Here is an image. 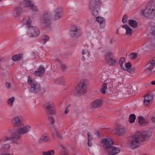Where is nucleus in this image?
Returning a JSON list of instances; mask_svg holds the SVG:
<instances>
[{
	"label": "nucleus",
	"mask_w": 155,
	"mask_h": 155,
	"mask_svg": "<svg viewBox=\"0 0 155 155\" xmlns=\"http://www.w3.org/2000/svg\"><path fill=\"white\" fill-rule=\"evenodd\" d=\"M18 127V128L16 131L12 135V137L14 139L13 143L19 145L20 144V142L17 141L19 139V135L24 134L29 132L30 130L31 127L29 125L25 126L23 124V126H19Z\"/></svg>",
	"instance_id": "f257e3e1"
},
{
	"label": "nucleus",
	"mask_w": 155,
	"mask_h": 155,
	"mask_svg": "<svg viewBox=\"0 0 155 155\" xmlns=\"http://www.w3.org/2000/svg\"><path fill=\"white\" fill-rule=\"evenodd\" d=\"M141 12L146 17L150 18L155 16V0L150 1L145 9L141 10Z\"/></svg>",
	"instance_id": "f03ea898"
},
{
	"label": "nucleus",
	"mask_w": 155,
	"mask_h": 155,
	"mask_svg": "<svg viewBox=\"0 0 155 155\" xmlns=\"http://www.w3.org/2000/svg\"><path fill=\"white\" fill-rule=\"evenodd\" d=\"M142 142L139 135L136 132L129 138L128 144L131 148L134 149L139 147L140 143Z\"/></svg>",
	"instance_id": "7ed1b4c3"
},
{
	"label": "nucleus",
	"mask_w": 155,
	"mask_h": 155,
	"mask_svg": "<svg viewBox=\"0 0 155 155\" xmlns=\"http://www.w3.org/2000/svg\"><path fill=\"white\" fill-rule=\"evenodd\" d=\"M28 83L30 85V91L31 92L36 93L39 91L41 89V86L34 79L30 78L29 76L27 80Z\"/></svg>",
	"instance_id": "20e7f679"
},
{
	"label": "nucleus",
	"mask_w": 155,
	"mask_h": 155,
	"mask_svg": "<svg viewBox=\"0 0 155 155\" xmlns=\"http://www.w3.org/2000/svg\"><path fill=\"white\" fill-rule=\"evenodd\" d=\"M51 15L49 13L45 14L40 19L41 25L45 28L50 27L51 24Z\"/></svg>",
	"instance_id": "39448f33"
},
{
	"label": "nucleus",
	"mask_w": 155,
	"mask_h": 155,
	"mask_svg": "<svg viewBox=\"0 0 155 155\" xmlns=\"http://www.w3.org/2000/svg\"><path fill=\"white\" fill-rule=\"evenodd\" d=\"M54 106L53 103L51 101H46L43 104L44 108L47 111V114L51 115H54L56 114L55 109L53 108Z\"/></svg>",
	"instance_id": "423d86ee"
},
{
	"label": "nucleus",
	"mask_w": 155,
	"mask_h": 155,
	"mask_svg": "<svg viewBox=\"0 0 155 155\" xmlns=\"http://www.w3.org/2000/svg\"><path fill=\"white\" fill-rule=\"evenodd\" d=\"M87 82L84 80L81 81L76 88V91L78 94H83L86 92Z\"/></svg>",
	"instance_id": "0eeeda50"
},
{
	"label": "nucleus",
	"mask_w": 155,
	"mask_h": 155,
	"mask_svg": "<svg viewBox=\"0 0 155 155\" xmlns=\"http://www.w3.org/2000/svg\"><path fill=\"white\" fill-rule=\"evenodd\" d=\"M23 119L21 116L18 115L13 117L11 119V123L14 127H18L23 126Z\"/></svg>",
	"instance_id": "6e6552de"
},
{
	"label": "nucleus",
	"mask_w": 155,
	"mask_h": 155,
	"mask_svg": "<svg viewBox=\"0 0 155 155\" xmlns=\"http://www.w3.org/2000/svg\"><path fill=\"white\" fill-rule=\"evenodd\" d=\"M101 142L104 152L112 146L113 144V140L110 137L103 139L101 140Z\"/></svg>",
	"instance_id": "1a4fd4ad"
},
{
	"label": "nucleus",
	"mask_w": 155,
	"mask_h": 155,
	"mask_svg": "<svg viewBox=\"0 0 155 155\" xmlns=\"http://www.w3.org/2000/svg\"><path fill=\"white\" fill-rule=\"evenodd\" d=\"M137 132L143 142L148 140L152 135V132L149 131H140Z\"/></svg>",
	"instance_id": "9d476101"
},
{
	"label": "nucleus",
	"mask_w": 155,
	"mask_h": 155,
	"mask_svg": "<svg viewBox=\"0 0 155 155\" xmlns=\"http://www.w3.org/2000/svg\"><path fill=\"white\" fill-rule=\"evenodd\" d=\"M114 131L115 134L119 136L123 135L126 132L125 128L122 125L119 124L116 125Z\"/></svg>",
	"instance_id": "9b49d317"
},
{
	"label": "nucleus",
	"mask_w": 155,
	"mask_h": 155,
	"mask_svg": "<svg viewBox=\"0 0 155 155\" xmlns=\"http://www.w3.org/2000/svg\"><path fill=\"white\" fill-rule=\"evenodd\" d=\"M28 35L30 37H35L39 34V29L36 27H30L28 29Z\"/></svg>",
	"instance_id": "f8f14e48"
},
{
	"label": "nucleus",
	"mask_w": 155,
	"mask_h": 155,
	"mask_svg": "<svg viewBox=\"0 0 155 155\" xmlns=\"http://www.w3.org/2000/svg\"><path fill=\"white\" fill-rule=\"evenodd\" d=\"M155 66V57L150 60L145 66V71L149 72H152Z\"/></svg>",
	"instance_id": "ddd939ff"
},
{
	"label": "nucleus",
	"mask_w": 155,
	"mask_h": 155,
	"mask_svg": "<svg viewBox=\"0 0 155 155\" xmlns=\"http://www.w3.org/2000/svg\"><path fill=\"white\" fill-rule=\"evenodd\" d=\"M120 151V149L117 147L112 146L105 153L107 155H115L118 153Z\"/></svg>",
	"instance_id": "4468645a"
},
{
	"label": "nucleus",
	"mask_w": 155,
	"mask_h": 155,
	"mask_svg": "<svg viewBox=\"0 0 155 155\" xmlns=\"http://www.w3.org/2000/svg\"><path fill=\"white\" fill-rule=\"evenodd\" d=\"M70 34L72 37L79 36V29L78 26L75 25H73L71 28Z\"/></svg>",
	"instance_id": "2eb2a0df"
},
{
	"label": "nucleus",
	"mask_w": 155,
	"mask_h": 155,
	"mask_svg": "<svg viewBox=\"0 0 155 155\" xmlns=\"http://www.w3.org/2000/svg\"><path fill=\"white\" fill-rule=\"evenodd\" d=\"M62 16L61 12L59 8H57L54 11V15L52 19L54 21H56L60 19Z\"/></svg>",
	"instance_id": "dca6fc26"
},
{
	"label": "nucleus",
	"mask_w": 155,
	"mask_h": 155,
	"mask_svg": "<svg viewBox=\"0 0 155 155\" xmlns=\"http://www.w3.org/2000/svg\"><path fill=\"white\" fill-rule=\"evenodd\" d=\"M102 104L101 100L98 99L93 101L91 103V107L93 108H98L101 107Z\"/></svg>",
	"instance_id": "f3484780"
},
{
	"label": "nucleus",
	"mask_w": 155,
	"mask_h": 155,
	"mask_svg": "<svg viewBox=\"0 0 155 155\" xmlns=\"http://www.w3.org/2000/svg\"><path fill=\"white\" fill-rule=\"evenodd\" d=\"M45 71V68L43 66H40L37 70L35 71V75L36 76H42L44 74Z\"/></svg>",
	"instance_id": "a211bd4d"
},
{
	"label": "nucleus",
	"mask_w": 155,
	"mask_h": 155,
	"mask_svg": "<svg viewBox=\"0 0 155 155\" xmlns=\"http://www.w3.org/2000/svg\"><path fill=\"white\" fill-rule=\"evenodd\" d=\"M89 8L92 15L94 16H97L100 9L98 6H93L92 8L91 7V6H89Z\"/></svg>",
	"instance_id": "6ab92c4d"
},
{
	"label": "nucleus",
	"mask_w": 155,
	"mask_h": 155,
	"mask_svg": "<svg viewBox=\"0 0 155 155\" xmlns=\"http://www.w3.org/2000/svg\"><path fill=\"white\" fill-rule=\"evenodd\" d=\"M153 99V96L150 94H148L145 96L143 104L145 105H147L149 103L152 101Z\"/></svg>",
	"instance_id": "aec40b11"
},
{
	"label": "nucleus",
	"mask_w": 155,
	"mask_h": 155,
	"mask_svg": "<svg viewBox=\"0 0 155 155\" xmlns=\"http://www.w3.org/2000/svg\"><path fill=\"white\" fill-rule=\"evenodd\" d=\"M22 12L21 8L19 7H15L13 12V15L15 17H17L20 15L21 13Z\"/></svg>",
	"instance_id": "412c9836"
},
{
	"label": "nucleus",
	"mask_w": 155,
	"mask_h": 155,
	"mask_svg": "<svg viewBox=\"0 0 155 155\" xmlns=\"http://www.w3.org/2000/svg\"><path fill=\"white\" fill-rule=\"evenodd\" d=\"M132 90V86L130 85L127 84L123 88V92L125 94H129Z\"/></svg>",
	"instance_id": "4be33fe9"
},
{
	"label": "nucleus",
	"mask_w": 155,
	"mask_h": 155,
	"mask_svg": "<svg viewBox=\"0 0 155 155\" xmlns=\"http://www.w3.org/2000/svg\"><path fill=\"white\" fill-rule=\"evenodd\" d=\"M122 27L126 30V34L128 36H130L132 34V30L127 25H124L122 26Z\"/></svg>",
	"instance_id": "5701e85b"
},
{
	"label": "nucleus",
	"mask_w": 155,
	"mask_h": 155,
	"mask_svg": "<svg viewBox=\"0 0 155 155\" xmlns=\"http://www.w3.org/2000/svg\"><path fill=\"white\" fill-rule=\"evenodd\" d=\"M12 139H13V141L14 140V139L13 138L7 136H4L0 140V143H5L8 141L12 140Z\"/></svg>",
	"instance_id": "b1692460"
},
{
	"label": "nucleus",
	"mask_w": 155,
	"mask_h": 155,
	"mask_svg": "<svg viewBox=\"0 0 155 155\" xmlns=\"http://www.w3.org/2000/svg\"><path fill=\"white\" fill-rule=\"evenodd\" d=\"M114 56L113 52L109 51L106 52L104 55L105 60L107 61Z\"/></svg>",
	"instance_id": "393cba45"
},
{
	"label": "nucleus",
	"mask_w": 155,
	"mask_h": 155,
	"mask_svg": "<svg viewBox=\"0 0 155 155\" xmlns=\"http://www.w3.org/2000/svg\"><path fill=\"white\" fill-rule=\"evenodd\" d=\"M23 57L22 54H17L13 55L12 58V60L14 61L20 60Z\"/></svg>",
	"instance_id": "a878e982"
},
{
	"label": "nucleus",
	"mask_w": 155,
	"mask_h": 155,
	"mask_svg": "<svg viewBox=\"0 0 155 155\" xmlns=\"http://www.w3.org/2000/svg\"><path fill=\"white\" fill-rule=\"evenodd\" d=\"M138 122L139 124L143 126H144L148 123L146 122L144 118L142 116H140L138 117Z\"/></svg>",
	"instance_id": "bb28decb"
},
{
	"label": "nucleus",
	"mask_w": 155,
	"mask_h": 155,
	"mask_svg": "<svg viewBox=\"0 0 155 155\" xmlns=\"http://www.w3.org/2000/svg\"><path fill=\"white\" fill-rule=\"evenodd\" d=\"M101 0H90L89 3V6L91 7L93 6H98V5L100 2Z\"/></svg>",
	"instance_id": "cd10ccee"
},
{
	"label": "nucleus",
	"mask_w": 155,
	"mask_h": 155,
	"mask_svg": "<svg viewBox=\"0 0 155 155\" xmlns=\"http://www.w3.org/2000/svg\"><path fill=\"white\" fill-rule=\"evenodd\" d=\"M10 147L11 146L9 143H4L0 149L2 150L5 151L9 150Z\"/></svg>",
	"instance_id": "c85d7f7f"
},
{
	"label": "nucleus",
	"mask_w": 155,
	"mask_h": 155,
	"mask_svg": "<svg viewBox=\"0 0 155 155\" xmlns=\"http://www.w3.org/2000/svg\"><path fill=\"white\" fill-rule=\"evenodd\" d=\"M49 139L48 137L45 135H43L42 136L38 139V142L39 143L45 142L48 141Z\"/></svg>",
	"instance_id": "c756f323"
},
{
	"label": "nucleus",
	"mask_w": 155,
	"mask_h": 155,
	"mask_svg": "<svg viewBox=\"0 0 155 155\" xmlns=\"http://www.w3.org/2000/svg\"><path fill=\"white\" fill-rule=\"evenodd\" d=\"M128 23L130 26L134 28H136L137 26V22L133 20H129L128 21Z\"/></svg>",
	"instance_id": "7c9ffc66"
},
{
	"label": "nucleus",
	"mask_w": 155,
	"mask_h": 155,
	"mask_svg": "<svg viewBox=\"0 0 155 155\" xmlns=\"http://www.w3.org/2000/svg\"><path fill=\"white\" fill-rule=\"evenodd\" d=\"M117 60L113 56L112 57L110 58L106 61L108 63L109 65H114L117 61Z\"/></svg>",
	"instance_id": "2f4dec72"
},
{
	"label": "nucleus",
	"mask_w": 155,
	"mask_h": 155,
	"mask_svg": "<svg viewBox=\"0 0 155 155\" xmlns=\"http://www.w3.org/2000/svg\"><path fill=\"white\" fill-rule=\"evenodd\" d=\"M15 100L14 97H12L7 100V103L9 107H12L13 106Z\"/></svg>",
	"instance_id": "473e14b6"
},
{
	"label": "nucleus",
	"mask_w": 155,
	"mask_h": 155,
	"mask_svg": "<svg viewBox=\"0 0 155 155\" xmlns=\"http://www.w3.org/2000/svg\"><path fill=\"white\" fill-rule=\"evenodd\" d=\"M125 64L126 62L125 58L124 57L121 58L119 61V64L122 69L124 68V65H125Z\"/></svg>",
	"instance_id": "72a5a7b5"
},
{
	"label": "nucleus",
	"mask_w": 155,
	"mask_h": 155,
	"mask_svg": "<svg viewBox=\"0 0 155 155\" xmlns=\"http://www.w3.org/2000/svg\"><path fill=\"white\" fill-rule=\"evenodd\" d=\"M33 3L31 0H24L23 3V4L25 5V7L28 8Z\"/></svg>",
	"instance_id": "f704fd0d"
},
{
	"label": "nucleus",
	"mask_w": 155,
	"mask_h": 155,
	"mask_svg": "<svg viewBox=\"0 0 155 155\" xmlns=\"http://www.w3.org/2000/svg\"><path fill=\"white\" fill-rule=\"evenodd\" d=\"M96 21H97L100 24L105 23V19L101 16H98L96 18Z\"/></svg>",
	"instance_id": "c9c22d12"
},
{
	"label": "nucleus",
	"mask_w": 155,
	"mask_h": 155,
	"mask_svg": "<svg viewBox=\"0 0 155 155\" xmlns=\"http://www.w3.org/2000/svg\"><path fill=\"white\" fill-rule=\"evenodd\" d=\"M136 119V116L135 114H130L129 117V122L130 123H134Z\"/></svg>",
	"instance_id": "e433bc0d"
},
{
	"label": "nucleus",
	"mask_w": 155,
	"mask_h": 155,
	"mask_svg": "<svg viewBox=\"0 0 155 155\" xmlns=\"http://www.w3.org/2000/svg\"><path fill=\"white\" fill-rule=\"evenodd\" d=\"M28 8H29L33 12H36L38 11V8L33 3Z\"/></svg>",
	"instance_id": "4c0bfd02"
},
{
	"label": "nucleus",
	"mask_w": 155,
	"mask_h": 155,
	"mask_svg": "<svg viewBox=\"0 0 155 155\" xmlns=\"http://www.w3.org/2000/svg\"><path fill=\"white\" fill-rule=\"evenodd\" d=\"M55 84H63L64 82V79L62 78H60L55 80Z\"/></svg>",
	"instance_id": "58836bf2"
},
{
	"label": "nucleus",
	"mask_w": 155,
	"mask_h": 155,
	"mask_svg": "<svg viewBox=\"0 0 155 155\" xmlns=\"http://www.w3.org/2000/svg\"><path fill=\"white\" fill-rule=\"evenodd\" d=\"M82 54L83 55V60H85V58L88 57L89 54L88 51L86 49L83 50Z\"/></svg>",
	"instance_id": "ea45409f"
},
{
	"label": "nucleus",
	"mask_w": 155,
	"mask_h": 155,
	"mask_svg": "<svg viewBox=\"0 0 155 155\" xmlns=\"http://www.w3.org/2000/svg\"><path fill=\"white\" fill-rule=\"evenodd\" d=\"M107 89V85L106 83H104L103 84L101 88V92L104 94L106 93V90Z\"/></svg>",
	"instance_id": "a19ab883"
},
{
	"label": "nucleus",
	"mask_w": 155,
	"mask_h": 155,
	"mask_svg": "<svg viewBox=\"0 0 155 155\" xmlns=\"http://www.w3.org/2000/svg\"><path fill=\"white\" fill-rule=\"evenodd\" d=\"M54 151L53 150H50L47 152H42L43 155H53L54 153Z\"/></svg>",
	"instance_id": "79ce46f5"
},
{
	"label": "nucleus",
	"mask_w": 155,
	"mask_h": 155,
	"mask_svg": "<svg viewBox=\"0 0 155 155\" xmlns=\"http://www.w3.org/2000/svg\"><path fill=\"white\" fill-rule=\"evenodd\" d=\"M152 32L151 33L152 35H153L155 36V26H153L151 28ZM152 42V45H155V40L153 39Z\"/></svg>",
	"instance_id": "37998d69"
},
{
	"label": "nucleus",
	"mask_w": 155,
	"mask_h": 155,
	"mask_svg": "<svg viewBox=\"0 0 155 155\" xmlns=\"http://www.w3.org/2000/svg\"><path fill=\"white\" fill-rule=\"evenodd\" d=\"M131 67V64L130 62H128L126 64H125V65L124 66V68L122 69L126 71L127 69H130Z\"/></svg>",
	"instance_id": "c03bdc74"
},
{
	"label": "nucleus",
	"mask_w": 155,
	"mask_h": 155,
	"mask_svg": "<svg viewBox=\"0 0 155 155\" xmlns=\"http://www.w3.org/2000/svg\"><path fill=\"white\" fill-rule=\"evenodd\" d=\"M60 66L62 71H65L67 69V65L65 64L61 63Z\"/></svg>",
	"instance_id": "a18cd8bd"
},
{
	"label": "nucleus",
	"mask_w": 155,
	"mask_h": 155,
	"mask_svg": "<svg viewBox=\"0 0 155 155\" xmlns=\"http://www.w3.org/2000/svg\"><path fill=\"white\" fill-rule=\"evenodd\" d=\"M130 58L133 59L136 58L137 57V54L136 53H131L129 55Z\"/></svg>",
	"instance_id": "49530a36"
},
{
	"label": "nucleus",
	"mask_w": 155,
	"mask_h": 155,
	"mask_svg": "<svg viewBox=\"0 0 155 155\" xmlns=\"http://www.w3.org/2000/svg\"><path fill=\"white\" fill-rule=\"evenodd\" d=\"M49 39V37L46 35H44L42 37V40L44 43L46 42Z\"/></svg>",
	"instance_id": "de8ad7c7"
},
{
	"label": "nucleus",
	"mask_w": 155,
	"mask_h": 155,
	"mask_svg": "<svg viewBox=\"0 0 155 155\" xmlns=\"http://www.w3.org/2000/svg\"><path fill=\"white\" fill-rule=\"evenodd\" d=\"M128 16L126 15H124L122 18V21L124 23H126L127 22L128 20Z\"/></svg>",
	"instance_id": "09e8293b"
},
{
	"label": "nucleus",
	"mask_w": 155,
	"mask_h": 155,
	"mask_svg": "<svg viewBox=\"0 0 155 155\" xmlns=\"http://www.w3.org/2000/svg\"><path fill=\"white\" fill-rule=\"evenodd\" d=\"M31 23V21L29 19L26 21V25L29 28L31 26L30 25Z\"/></svg>",
	"instance_id": "8fccbe9b"
},
{
	"label": "nucleus",
	"mask_w": 155,
	"mask_h": 155,
	"mask_svg": "<svg viewBox=\"0 0 155 155\" xmlns=\"http://www.w3.org/2000/svg\"><path fill=\"white\" fill-rule=\"evenodd\" d=\"M88 140H92L93 138L91 134L89 132L87 133Z\"/></svg>",
	"instance_id": "3c124183"
},
{
	"label": "nucleus",
	"mask_w": 155,
	"mask_h": 155,
	"mask_svg": "<svg viewBox=\"0 0 155 155\" xmlns=\"http://www.w3.org/2000/svg\"><path fill=\"white\" fill-rule=\"evenodd\" d=\"M48 119L52 124H53L54 122V120L53 117L51 116L48 117Z\"/></svg>",
	"instance_id": "603ef678"
},
{
	"label": "nucleus",
	"mask_w": 155,
	"mask_h": 155,
	"mask_svg": "<svg viewBox=\"0 0 155 155\" xmlns=\"http://www.w3.org/2000/svg\"><path fill=\"white\" fill-rule=\"evenodd\" d=\"M135 70V68H132L131 69H127V70H126V71H128L129 73L133 74Z\"/></svg>",
	"instance_id": "864d4df0"
},
{
	"label": "nucleus",
	"mask_w": 155,
	"mask_h": 155,
	"mask_svg": "<svg viewBox=\"0 0 155 155\" xmlns=\"http://www.w3.org/2000/svg\"><path fill=\"white\" fill-rule=\"evenodd\" d=\"M71 154L72 155H76L77 154L76 152V150L74 148H72Z\"/></svg>",
	"instance_id": "5fc2aeb1"
},
{
	"label": "nucleus",
	"mask_w": 155,
	"mask_h": 155,
	"mask_svg": "<svg viewBox=\"0 0 155 155\" xmlns=\"http://www.w3.org/2000/svg\"><path fill=\"white\" fill-rule=\"evenodd\" d=\"M5 86L7 88H9L11 86V84L8 83H7L5 84Z\"/></svg>",
	"instance_id": "6e6d98bb"
},
{
	"label": "nucleus",
	"mask_w": 155,
	"mask_h": 155,
	"mask_svg": "<svg viewBox=\"0 0 155 155\" xmlns=\"http://www.w3.org/2000/svg\"><path fill=\"white\" fill-rule=\"evenodd\" d=\"M87 144L89 147H91L92 144L91 140H88Z\"/></svg>",
	"instance_id": "4d7b16f0"
},
{
	"label": "nucleus",
	"mask_w": 155,
	"mask_h": 155,
	"mask_svg": "<svg viewBox=\"0 0 155 155\" xmlns=\"http://www.w3.org/2000/svg\"><path fill=\"white\" fill-rule=\"evenodd\" d=\"M34 58L35 59H38L39 58V56L37 54H34Z\"/></svg>",
	"instance_id": "13d9d810"
},
{
	"label": "nucleus",
	"mask_w": 155,
	"mask_h": 155,
	"mask_svg": "<svg viewBox=\"0 0 155 155\" xmlns=\"http://www.w3.org/2000/svg\"><path fill=\"white\" fill-rule=\"evenodd\" d=\"M151 120L153 123H155V117H152L151 118Z\"/></svg>",
	"instance_id": "bf43d9fd"
},
{
	"label": "nucleus",
	"mask_w": 155,
	"mask_h": 155,
	"mask_svg": "<svg viewBox=\"0 0 155 155\" xmlns=\"http://www.w3.org/2000/svg\"><path fill=\"white\" fill-rule=\"evenodd\" d=\"M54 130L55 132L56 133V135L58 137V136L60 135L59 133L58 132L57 130L55 129H54Z\"/></svg>",
	"instance_id": "052dcab7"
},
{
	"label": "nucleus",
	"mask_w": 155,
	"mask_h": 155,
	"mask_svg": "<svg viewBox=\"0 0 155 155\" xmlns=\"http://www.w3.org/2000/svg\"><path fill=\"white\" fill-rule=\"evenodd\" d=\"M34 151L32 150H30L29 152V154H33L34 153Z\"/></svg>",
	"instance_id": "680f3d73"
},
{
	"label": "nucleus",
	"mask_w": 155,
	"mask_h": 155,
	"mask_svg": "<svg viewBox=\"0 0 155 155\" xmlns=\"http://www.w3.org/2000/svg\"><path fill=\"white\" fill-rule=\"evenodd\" d=\"M68 153L66 151H64L63 153L62 154L63 155H68Z\"/></svg>",
	"instance_id": "e2e57ef3"
},
{
	"label": "nucleus",
	"mask_w": 155,
	"mask_h": 155,
	"mask_svg": "<svg viewBox=\"0 0 155 155\" xmlns=\"http://www.w3.org/2000/svg\"><path fill=\"white\" fill-rule=\"evenodd\" d=\"M68 108H66V110H65V111H64V113L66 114H68Z\"/></svg>",
	"instance_id": "0e129e2a"
},
{
	"label": "nucleus",
	"mask_w": 155,
	"mask_h": 155,
	"mask_svg": "<svg viewBox=\"0 0 155 155\" xmlns=\"http://www.w3.org/2000/svg\"><path fill=\"white\" fill-rule=\"evenodd\" d=\"M0 155H11V154L9 153H5L1 154Z\"/></svg>",
	"instance_id": "69168bd1"
},
{
	"label": "nucleus",
	"mask_w": 155,
	"mask_h": 155,
	"mask_svg": "<svg viewBox=\"0 0 155 155\" xmlns=\"http://www.w3.org/2000/svg\"><path fill=\"white\" fill-rule=\"evenodd\" d=\"M151 84L152 85H155V80L152 81L151 82Z\"/></svg>",
	"instance_id": "338daca9"
},
{
	"label": "nucleus",
	"mask_w": 155,
	"mask_h": 155,
	"mask_svg": "<svg viewBox=\"0 0 155 155\" xmlns=\"http://www.w3.org/2000/svg\"><path fill=\"white\" fill-rule=\"evenodd\" d=\"M71 105L70 104H68L67 105H66V108H68V107H69Z\"/></svg>",
	"instance_id": "774afa93"
}]
</instances>
